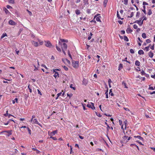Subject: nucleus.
Returning <instances> with one entry per match:
<instances>
[{"instance_id":"obj_41","label":"nucleus","mask_w":155,"mask_h":155,"mask_svg":"<svg viewBox=\"0 0 155 155\" xmlns=\"http://www.w3.org/2000/svg\"><path fill=\"white\" fill-rule=\"evenodd\" d=\"M108 90L107 89L106 91V92L105 93V94L106 95V97L107 98H108Z\"/></svg>"},{"instance_id":"obj_58","label":"nucleus","mask_w":155,"mask_h":155,"mask_svg":"<svg viewBox=\"0 0 155 155\" xmlns=\"http://www.w3.org/2000/svg\"><path fill=\"white\" fill-rule=\"evenodd\" d=\"M82 104L84 110H86V108H85V104H83V103H82Z\"/></svg>"},{"instance_id":"obj_56","label":"nucleus","mask_w":155,"mask_h":155,"mask_svg":"<svg viewBox=\"0 0 155 155\" xmlns=\"http://www.w3.org/2000/svg\"><path fill=\"white\" fill-rule=\"evenodd\" d=\"M137 25H136V24H134V25H133V28L134 29H137Z\"/></svg>"},{"instance_id":"obj_53","label":"nucleus","mask_w":155,"mask_h":155,"mask_svg":"<svg viewBox=\"0 0 155 155\" xmlns=\"http://www.w3.org/2000/svg\"><path fill=\"white\" fill-rule=\"evenodd\" d=\"M130 52L132 54H134V51L133 49H130Z\"/></svg>"},{"instance_id":"obj_22","label":"nucleus","mask_w":155,"mask_h":155,"mask_svg":"<svg viewBox=\"0 0 155 155\" xmlns=\"http://www.w3.org/2000/svg\"><path fill=\"white\" fill-rule=\"evenodd\" d=\"M135 64L136 66H139L140 65V63L137 60L135 61Z\"/></svg>"},{"instance_id":"obj_14","label":"nucleus","mask_w":155,"mask_h":155,"mask_svg":"<svg viewBox=\"0 0 155 155\" xmlns=\"http://www.w3.org/2000/svg\"><path fill=\"white\" fill-rule=\"evenodd\" d=\"M119 124L121 126V128L124 131V128L123 127V125L122 124V121L120 120H119Z\"/></svg>"},{"instance_id":"obj_51","label":"nucleus","mask_w":155,"mask_h":155,"mask_svg":"<svg viewBox=\"0 0 155 155\" xmlns=\"http://www.w3.org/2000/svg\"><path fill=\"white\" fill-rule=\"evenodd\" d=\"M140 12H137L136 14V17H139V15H140Z\"/></svg>"},{"instance_id":"obj_61","label":"nucleus","mask_w":155,"mask_h":155,"mask_svg":"<svg viewBox=\"0 0 155 155\" xmlns=\"http://www.w3.org/2000/svg\"><path fill=\"white\" fill-rule=\"evenodd\" d=\"M34 67L35 68L34 69V71H36L38 70V67H36L35 65H34Z\"/></svg>"},{"instance_id":"obj_9","label":"nucleus","mask_w":155,"mask_h":155,"mask_svg":"<svg viewBox=\"0 0 155 155\" xmlns=\"http://www.w3.org/2000/svg\"><path fill=\"white\" fill-rule=\"evenodd\" d=\"M62 60L63 61L65 64H70V61L68 60L67 59H62Z\"/></svg>"},{"instance_id":"obj_30","label":"nucleus","mask_w":155,"mask_h":155,"mask_svg":"<svg viewBox=\"0 0 155 155\" xmlns=\"http://www.w3.org/2000/svg\"><path fill=\"white\" fill-rule=\"evenodd\" d=\"M152 13V11L151 9H149L148 10V12L147 13V14L148 15H151Z\"/></svg>"},{"instance_id":"obj_46","label":"nucleus","mask_w":155,"mask_h":155,"mask_svg":"<svg viewBox=\"0 0 155 155\" xmlns=\"http://www.w3.org/2000/svg\"><path fill=\"white\" fill-rule=\"evenodd\" d=\"M27 129L28 130V133L30 135H31V130L28 127H27Z\"/></svg>"},{"instance_id":"obj_54","label":"nucleus","mask_w":155,"mask_h":155,"mask_svg":"<svg viewBox=\"0 0 155 155\" xmlns=\"http://www.w3.org/2000/svg\"><path fill=\"white\" fill-rule=\"evenodd\" d=\"M146 41L147 43H149L151 42V41L149 39H147Z\"/></svg>"},{"instance_id":"obj_47","label":"nucleus","mask_w":155,"mask_h":155,"mask_svg":"<svg viewBox=\"0 0 155 155\" xmlns=\"http://www.w3.org/2000/svg\"><path fill=\"white\" fill-rule=\"evenodd\" d=\"M50 138L54 140H57V138L55 137H53L52 136H50Z\"/></svg>"},{"instance_id":"obj_29","label":"nucleus","mask_w":155,"mask_h":155,"mask_svg":"<svg viewBox=\"0 0 155 155\" xmlns=\"http://www.w3.org/2000/svg\"><path fill=\"white\" fill-rule=\"evenodd\" d=\"M56 48L57 50L59 52H61V50L60 48L57 45H56Z\"/></svg>"},{"instance_id":"obj_38","label":"nucleus","mask_w":155,"mask_h":155,"mask_svg":"<svg viewBox=\"0 0 155 155\" xmlns=\"http://www.w3.org/2000/svg\"><path fill=\"white\" fill-rule=\"evenodd\" d=\"M91 104L92 106V107H91V109H92L93 110L95 109V107L94 106V103H92V102H91Z\"/></svg>"},{"instance_id":"obj_4","label":"nucleus","mask_w":155,"mask_h":155,"mask_svg":"<svg viewBox=\"0 0 155 155\" xmlns=\"http://www.w3.org/2000/svg\"><path fill=\"white\" fill-rule=\"evenodd\" d=\"M100 14H97V15L94 16V18L96 19V21H97L101 22L100 18L101 17L100 16Z\"/></svg>"},{"instance_id":"obj_44","label":"nucleus","mask_w":155,"mask_h":155,"mask_svg":"<svg viewBox=\"0 0 155 155\" xmlns=\"http://www.w3.org/2000/svg\"><path fill=\"white\" fill-rule=\"evenodd\" d=\"M84 5H88L89 4V3L88 2V0H84Z\"/></svg>"},{"instance_id":"obj_24","label":"nucleus","mask_w":155,"mask_h":155,"mask_svg":"<svg viewBox=\"0 0 155 155\" xmlns=\"http://www.w3.org/2000/svg\"><path fill=\"white\" fill-rule=\"evenodd\" d=\"M93 35V34L91 32L90 33V34L88 35V40H90L91 38V36Z\"/></svg>"},{"instance_id":"obj_60","label":"nucleus","mask_w":155,"mask_h":155,"mask_svg":"<svg viewBox=\"0 0 155 155\" xmlns=\"http://www.w3.org/2000/svg\"><path fill=\"white\" fill-rule=\"evenodd\" d=\"M6 7L8 9L12 8V7L9 5H8L6 6Z\"/></svg>"},{"instance_id":"obj_23","label":"nucleus","mask_w":155,"mask_h":155,"mask_svg":"<svg viewBox=\"0 0 155 155\" xmlns=\"http://www.w3.org/2000/svg\"><path fill=\"white\" fill-rule=\"evenodd\" d=\"M38 42H39V45H42L43 44V41L41 40L38 39Z\"/></svg>"},{"instance_id":"obj_12","label":"nucleus","mask_w":155,"mask_h":155,"mask_svg":"<svg viewBox=\"0 0 155 155\" xmlns=\"http://www.w3.org/2000/svg\"><path fill=\"white\" fill-rule=\"evenodd\" d=\"M33 124H35L41 126V124L39 123L38 120L36 119H34L33 120Z\"/></svg>"},{"instance_id":"obj_28","label":"nucleus","mask_w":155,"mask_h":155,"mask_svg":"<svg viewBox=\"0 0 155 155\" xmlns=\"http://www.w3.org/2000/svg\"><path fill=\"white\" fill-rule=\"evenodd\" d=\"M122 85H123L124 86V87L125 88H127V84L124 81H123Z\"/></svg>"},{"instance_id":"obj_52","label":"nucleus","mask_w":155,"mask_h":155,"mask_svg":"<svg viewBox=\"0 0 155 155\" xmlns=\"http://www.w3.org/2000/svg\"><path fill=\"white\" fill-rule=\"evenodd\" d=\"M60 41H60L61 43L62 42H64L66 41L64 39H60Z\"/></svg>"},{"instance_id":"obj_3","label":"nucleus","mask_w":155,"mask_h":155,"mask_svg":"<svg viewBox=\"0 0 155 155\" xmlns=\"http://www.w3.org/2000/svg\"><path fill=\"white\" fill-rule=\"evenodd\" d=\"M72 66L75 68H77L79 66V61H73L72 62Z\"/></svg>"},{"instance_id":"obj_10","label":"nucleus","mask_w":155,"mask_h":155,"mask_svg":"<svg viewBox=\"0 0 155 155\" xmlns=\"http://www.w3.org/2000/svg\"><path fill=\"white\" fill-rule=\"evenodd\" d=\"M31 43L32 45L35 47H38L39 45V44L37 42L35 41H32L31 42Z\"/></svg>"},{"instance_id":"obj_6","label":"nucleus","mask_w":155,"mask_h":155,"mask_svg":"<svg viewBox=\"0 0 155 155\" xmlns=\"http://www.w3.org/2000/svg\"><path fill=\"white\" fill-rule=\"evenodd\" d=\"M140 20H137L135 21V23L138 24L140 26H141L143 23V21H141L142 18L141 19L140 18Z\"/></svg>"},{"instance_id":"obj_50","label":"nucleus","mask_w":155,"mask_h":155,"mask_svg":"<svg viewBox=\"0 0 155 155\" xmlns=\"http://www.w3.org/2000/svg\"><path fill=\"white\" fill-rule=\"evenodd\" d=\"M140 73L141 74V75H144L145 74V72L143 70H142L141 71Z\"/></svg>"},{"instance_id":"obj_57","label":"nucleus","mask_w":155,"mask_h":155,"mask_svg":"<svg viewBox=\"0 0 155 155\" xmlns=\"http://www.w3.org/2000/svg\"><path fill=\"white\" fill-rule=\"evenodd\" d=\"M70 154H71L72 153V149H73V148H72V147L71 146H70Z\"/></svg>"},{"instance_id":"obj_40","label":"nucleus","mask_w":155,"mask_h":155,"mask_svg":"<svg viewBox=\"0 0 155 155\" xmlns=\"http://www.w3.org/2000/svg\"><path fill=\"white\" fill-rule=\"evenodd\" d=\"M17 101H18V99L17 98H15L14 100L12 101L13 104H14L16 102L17 103Z\"/></svg>"},{"instance_id":"obj_1","label":"nucleus","mask_w":155,"mask_h":155,"mask_svg":"<svg viewBox=\"0 0 155 155\" xmlns=\"http://www.w3.org/2000/svg\"><path fill=\"white\" fill-rule=\"evenodd\" d=\"M131 130H130L129 131L128 130L125 133L124 130L123 131L125 135L123 137V140L124 142L126 143L128 141L132 138V137H128V135L129 134L128 133H129V134H130L131 133Z\"/></svg>"},{"instance_id":"obj_49","label":"nucleus","mask_w":155,"mask_h":155,"mask_svg":"<svg viewBox=\"0 0 155 155\" xmlns=\"http://www.w3.org/2000/svg\"><path fill=\"white\" fill-rule=\"evenodd\" d=\"M67 95L69 97V98H70L72 96L73 94L71 93L70 94H67Z\"/></svg>"},{"instance_id":"obj_25","label":"nucleus","mask_w":155,"mask_h":155,"mask_svg":"<svg viewBox=\"0 0 155 155\" xmlns=\"http://www.w3.org/2000/svg\"><path fill=\"white\" fill-rule=\"evenodd\" d=\"M123 64H120L119 65L118 70L120 71L123 68Z\"/></svg>"},{"instance_id":"obj_20","label":"nucleus","mask_w":155,"mask_h":155,"mask_svg":"<svg viewBox=\"0 0 155 155\" xmlns=\"http://www.w3.org/2000/svg\"><path fill=\"white\" fill-rule=\"evenodd\" d=\"M130 146L131 147H133V146H134L135 147H137V149L138 150H140L138 147L137 146V145H136V144H131L130 145Z\"/></svg>"},{"instance_id":"obj_18","label":"nucleus","mask_w":155,"mask_h":155,"mask_svg":"<svg viewBox=\"0 0 155 155\" xmlns=\"http://www.w3.org/2000/svg\"><path fill=\"white\" fill-rule=\"evenodd\" d=\"M12 131V130L8 131H5V132L7 133L8 134V136H9L10 135L12 134V133L11 132Z\"/></svg>"},{"instance_id":"obj_34","label":"nucleus","mask_w":155,"mask_h":155,"mask_svg":"<svg viewBox=\"0 0 155 155\" xmlns=\"http://www.w3.org/2000/svg\"><path fill=\"white\" fill-rule=\"evenodd\" d=\"M117 17L118 18V19H121V20H123V18H120V17L119 14V13L118 11L117 12Z\"/></svg>"},{"instance_id":"obj_45","label":"nucleus","mask_w":155,"mask_h":155,"mask_svg":"<svg viewBox=\"0 0 155 155\" xmlns=\"http://www.w3.org/2000/svg\"><path fill=\"white\" fill-rule=\"evenodd\" d=\"M73 84H71L70 85V87L75 90L76 89V88L75 87H73Z\"/></svg>"},{"instance_id":"obj_33","label":"nucleus","mask_w":155,"mask_h":155,"mask_svg":"<svg viewBox=\"0 0 155 155\" xmlns=\"http://www.w3.org/2000/svg\"><path fill=\"white\" fill-rule=\"evenodd\" d=\"M7 36V35L6 33H4L2 35V36L1 37V38L2 39L3 38H4V37H5V36Z\"/></svg>"},{"instance_id":"obj_55","label":"nucleus","mask_w":155,"mask_h":155,"mask_svg":"<svg viewBox=\"0 0 155 155\" xmlns=\"http://www.w3.org/2000/svg\"><path fill=\"white\" fill-rule=\"evenodd\" d=\"M63 68H64V69L65 70V71H68V67L65 66H63Z\"/></svg>"},{"instance_id":"obj_31","label":"nucleus","mask_w":155,"mask_h":155,"mask_svg":"<svg viewBox=\"0 0 155 155\" xmlns=\"http://www.w3.org/2000/svg\"><path fill=\"white\" fill-rule=\"evenodd\" d=\"M75 13L77 15H78L80 14V11L79 10L77 9L75 11Z\"/></svg>"},{"instance_id":"obj_27","label":"nucleus","mask_w":155,"mask_h":155,"mask_svg":"<svg viewBox=\"0 0 155 155\" xmlns=\"http://www.w3.org/2000/svg\"><path fill=\"white\" fill-rule=\"evenodd\" d=\"M150 45H151L150 44L149 45V46L145 47V48L144 49V50H145L146 51H148L149 50V48L150 46Z\"/></svg>"},{"instance_id":"obj_64","label":"nucleus","mask_w":155,"mask_h":155,"mask_svg":"<svg viewBox=\"0 0 155 155\" xmlns=\"http://www.w3.org/2000/svg\"><path fill=\"white\" fill-rule=\"evenodd\" d=\"M91 104H88L87 105V106L89 108H91Z\"/></svg>"},{"instance_id":"obj_48","label":"nucleus","mask_w":155,"mask_h":155,"mask_svg":"<svg viewBox=\"0 0 155 155\" xmlns=\"http://www.w3.org/2000/svg\"><path fill=\"white\" fill-rule=\"evenodd\" d=\"M95 113L97 116L99 117H102V115L100 114L97 113V112H95Z\"/></svg>"},{"instance_id":"obj_36","label":"nucleus","mask_w":155,"mask_h":155,"mask_svg":"<svg viewBox=\"0 0 155 155\" xmlns=\"http://www.w3.org/2000/svg\"><path fill=\"white\" fill-rule=\"evenodd\" d=\"M109 94L110 95L112 96H113L114 95V94H113V93L112 92V89H111L110 90Z\"/></svg>"},{"instance_id":"obj_2","label":"nucleus","mask_w":155,"mask_h":155,"mask_svg":"<svg viewBox=\"0 0 155 155\" xmlns=\"http://www.w3.org/2000/svg\"><path fill=\"white\" fill-rule=\"evenodd\" d=\"M58 45L59 46H61L62 52H63L64 54L65 55H66V53L65 52V51L66 50L67 48V45L64 43H63L62 45V44H61V42L60 41H59Z\"/></svg>"},{"instance_id":"obj_21","label":"nucleus","mask_w":155,"mask_h":155,"mask_svg":"<svg viewBox=\"0 0 155 155\" xmlns=\"http://www.w3.org/2000/svg\"><path fill=\"white\" fill-rule=\"evenodd\" d=\"M134 137L135 138H137L140 140H143V138L140 136H134Z\"/></svg>"},{"instance_id":"obj_35","label":"nucleus","mask_w":155,"mask_h":155,"mask_svg":"<svg viewBox=\"0 0 155 155\" xmlns=\"http://www.w3.org/2000/svg\"><path fill=\"white\" fill-rule=\"evenodd\" d=\"M124 39L125 41H129V39L126 36H124Z\"/></svg>"},{"instance_id":"obj_13","label":"nucleus","mask_w":155,"mask_h":155,"mask_svg":"<svg viewBox=\"0 0 155 155\" xmlns=\"http://www.w3.org/2000/svg\"><path fill=\"white\" fill-rule=\"evenodd\" d=\"M132 31L130 27L128 28L126 30V32L128 34L131 33Z\"/></svg>"},{"instance_id":"obj_17","label":"nucleus","mask_w":155,"mask_h":155,"mask_svg":"<svg viewBox=\"0 0 155 155\" xmlns=\"http://www.w3.org/2000/svg\"><path fill=\"white\" fill-rule=\"evenodd\" d=\"M55 74L54 75V76L55 77V78H58L59 77V74L57 72H54Z\"/></svg>"},{"instance_id":"obj_5","label":"nucleus","mask_w":155,"mask_h":155,"mask_svg":"<svg viewBox=\"0 0 155 155\" xmlns=\"http://www.w3.org/2000/svg\"><path fill=\"white\" fill-rule=\"evenodd\" d=\"M45 45L46 46L49 48L51 47L52 44L49 41H45Z\"/></svg>"},{"instance_id":"obj_59","label":"nucleus","mask_w":155,"mask_h":155,"mask_svg":"<svg viewBox=\"0 0 155 155\" xmlns=\"http://www.w3.org/2000/svg\"><path fill=\"white\" fill-rule=\"evenodd\" d=\"M143 5H148V4L147 2H143Z\"/></svg>"},{"instance_id":"obj_7","label":"nucleus","mask_w":155,"mask_h":155,"mask_svg":"<svg viewBox=\"0 0 155 155\" xmlns=\"http://www.w3.org/2000/svg\"><path fill=\"white\" fill-rule=\"evenodd\" d=\"M58 133V131L57 130H54L52 132H51L50 134H49V132H48V134L50 136H53L54 135L56 134H57Z\"/></svg>"},{"instance_id":"obj_32","label":"nucleus","mask_w":155,"mask_h":155,"mask_svg":"<svg viewBox=\"0 0 155 155\" xmlns=\"http://www.w3.org/2000/svg\"><path fill=\"white\" fill-rule=\"evenodd\" d=\"M127 123V120H125L124 121V123L125 124L124 127H125V129L126 128Z\"/></svg>"},{"instance_id":"obj_37","label":"nucleus","mask_w":155,"mask_h":155,"mask_svg":"<svg viewBox=\"0 0 155 155\" xmlns=\"http://www.w3.org/2000/svg\"><path fill=\"white\" fill-rule=\"evenodd\" d=\"M142 37L144 38H146V34L145 33H143L142 35Z\"/></svg>"},{"instance_id":"obj_16","label":"nucleus","mask_w":155,"mask_h":155,"mask_svg":"<svg viewBox=\"0 0 155 155\" xmlns=\"http://www.w3.org/2000/svg\"><path fill=\"white\" fill-rule=\"evenodd\" d=\"M148 55L151 58H152L153 57V52H151V51H150L148 53Z\"/></svg>"},{"instance_id":"obj_26","label":"nucleus","mask_w":155,"mask_h":155,"mask_svg":"<svg viewBox=\"0 0 155 155\" xmlns=\"http://www.w3.org/2000/svg\"><path fill=\"white\" fill-rule=\"evenodd\" d=\"M108 2V0H104V7H106L107 4Z\"/></svg>"},{"instance_id":"obj_42","label":"nucleus","mask_w":155,"mask_h":155,"mask_svg":"<svg viewBox=\"0 0 155 155\" xmlns=\"http://www.w3.org/2000/svg\"><path fill=\"white\" fill-rule=\"evenodd\" d=\"M134 13L133 12H132L131 13V14L129 16H127V17L128 18H132V17H133V16H134Z\"/></svg>"},{"instance_id":"obj_15","label":"nucleus","mask_w":155,"mask_h":155,"mask_svg":"<svg viewBox=\"0 0 155 155\" xmlns=\"http://www.w3.org/2000/svg\"><path fill=\"white\" fill-rule=\"evenodd\" d=\"M3 10L5 12L6 14H10V12L5 7H4L3 8Z\"/></svg>"},{"instance_id":"obj_8","label":"nucleus","mask_w":155,"mask_h":155,"mask_svg":"<svg viewBox=\"0 0 155 155\" xmlns=\"http://www.w3.org/2000/svg\"><path fill=\"white\" fill-rule=\"evenodd\" d=\"M88 83V81L85 78H84L82 81V84L86 86Z\"/></svg>"},{"instance_id":"obj_62","label":"nucleus","mask_w":155,"mask_h":155,"mask_svg":"<svg viewBox=\"0 0 155 155\" xmlns=\"http://www.w3.org/2000/svg\"><path fill=\"white\" fill-rule=\"evenodd\" d=\"M91 23L92 22H93L94 23H96V21L95 20L94 18L93 20H92V21H91Z\"/></svg>"},{"instance_id":"obj_43","label":"nucleus","mask_w":155,"mask_h":155,"mask_svg":"<svg viewBox=\"0 0 155 155\" xmlns=\"http://www.w3.org/2000/svg\"><path fill=\"white\" fill-rule=\"evenodd\" d=\"M128 0H124V5H126L128 4Z\"/></svg>"},{"instance_id":"obj_11","label":"nucleus","mask_w":155,"mask_h":155,"mask_svg":"<svg viewBox=\"0 0 155 155\" xmlns=\"http://www.w3.org/2000/svg\"><path fill=\"white\" fill-rule=\"evenodd\" d=\"M8 23L9 25H16V23L12 20H10L9 21Z\"/></svg>"},{"instance_id":"obj_39","label":"nucleus","mask_w":155,"mask_h":155,"mask_svg":"<svg viewBox=\"0 0 155 155\" xmlns=\"http://www.w3.org/2000/svg\"><path fill=\"white\" fill-rule=\"evenodd\" d=\"M8 2L9 3L13 4L15 3V0H9Z\"/></svg>"},{"instance_id":"obj_19","label":"nucleus","mask_w":155,"mask_h":155,"mask_svg":"<svg viewBox=\"0 0 155 155\" xmlns=\"http://www.w3.org/2000/svg\"><path fill=\"white\" fill-rule=\"evenodd\" d=\"M138 54L140 55L143 54H144V52L142 50H140L138 51Z\"/></svg>"},{"instance_id":"obj_63","label":"nucleus","mask_w":155,"mask_h":155,"mask_svg":"<svg viewBox=\"0 0 155 155\" xmlns=\"http://www.w3.org/2000/svg\"><path fill=\"white\" fill-rule=\"evenodd\" d=\"M42 66L44 67V68H45L46 69H48V68H47V67L45 66V65L44 64H42L41 65Z\"/></svg>"}]
</instances>
